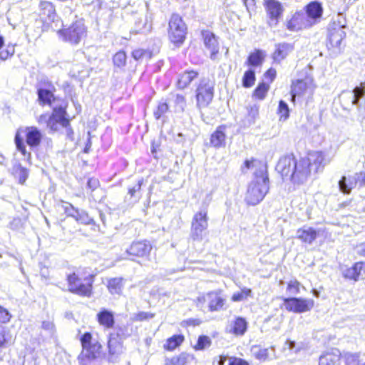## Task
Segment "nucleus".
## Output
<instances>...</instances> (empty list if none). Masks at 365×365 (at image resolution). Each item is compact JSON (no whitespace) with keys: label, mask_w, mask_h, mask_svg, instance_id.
<instances>
[{"label":"nucleus","mask_w":365,"mask_h":365,"mask_svg":"<svg viewBox=\"0 0 365 365\" xmlns=\"http://www.w3.org/2000/svg\"><path fill=\"white\" fill-rule=\"evenodd\" d=\"M264 56L263 51L257 49L250 54L247 58V64L253 66H259L262 63Z\"/></svg>","instance_id":"nucleus-32"},{"label":"nucleus","mask_w":365,"mask_h":365,"mask_svg":"<svg viewBox=\"0 0 365 365\" xmlns=\"http://www.w3.org/2000/svg\"><path fill=\"white\" fill-rule=\"evenodd\" d=\"M208 227V217L207 208L197 212L191 223V237L194 240H201Z\"/></svg>","instance_id":"nucleus-11"},{"label":"nucleus","mask_w":365,"mask_h":365,"mask_svg":"<svg viewBox=\"0 0 365 365\" xmlns=\"http://www.w3.org/2000/svg\"><path fill=\"white\" fill-rule=\"evenodd\" d=\"M351 95L353 105H358L360 101H364L365 103V82L361 83L360 86H356Z\"/></svg>","instance_id":"nucleus-33"},{"label":"nucleus","mask_w":365,"mask_h":365,"mask_svg":"<svg viewBox=\"0 0 365 365\" xmlns=\"http://www.w3.org/2000/svg\"><path fill=\"white\" fill-rule=\"evenodd\" d=\"M130 249L133 251H150L153 249V246L149 241L143 240L134 242Z\"/></svg>","instance_id":"nucleus-41"},{"label":"nucleus","mask_w":365,"mask_h":365,"mask_svg":"<svg viewBox=\"0 0 365 365\" xmlns=\"http://www.w3.org/2000/svg\"><path fill=\"white\" fill-rule=\"evenodd\" d=\"M58 34L63 41L77 45L87 35V28L83 19L72 23L68 28L59 30Z\"/></svg>","instance_id":"nucleus-7"},{"label":"nucleus","mask_w":365,"mask_h":365,"mask_svg":"<svg viewBox=\"0 0 365 365\" xmlns=\"http://www.w3.org/2000/svg\"><path fill=\"white\" fill-rule=\"evenodd\" d=\"M12 318V315L10 312L5 307L0 306V327H3L1 325L9 323Z\"/></svg>","instance_id":"nucleus-50"},{"label":"nucleus","mask_w":365,"mask_h":365,"mask_svg":"<svg viewBox=\"0 0 365 365\" xmlns=\"http://www.w3.org/2000/svg\"><path fill=\"white\" fill-rule=\"evenodd\" d=\"M254 351L253 355L256 359L259 361H265L269 359V349L264 348L260 345H255L252 346Z\"/></svg>","instance_id":"nucleus-35"},{"label":"nucleus","mask_w":365,"mask_h":365,"mask_svg":"<svg viewBox=\"0 0 365 365\" xmlns=\"http://www.w3.org/2000/svg\"><path fill=\"white\" fill-rule=\"evenodd\" d=\"M10 56H11L9 53H7L6 50L5 48L0 51V59L6 60Z\"/></svg>","instance_id":"nucleus-64"},{"label":"nucleus","mask_w":365,"mask_h":365,"mask_svg":"<svg viewBox=\"0 0 365 365\" xmlns=\"http://www.w3.org/2000/svg\"><path fill=\"white\" fill-rule=\"evenodd\" d=\"M346 364H349L351 361H358V356L356 354H347L345 356Z\"/></svg>","instance_id":"nucleus-62"},{"label":"nucleus","mask_w":365,"mask_h":365,"mask_svg":"<svg viewBox=\"0 0 365 365\" xmlns=\"http://www.w3.org/2000/svg\"><path fill=\"white\" fill-rule=\"evenodd\" d=\"M310 162V167H312V171L317 172L320 167H324L327 162L325 160L324 154L322 152H314L309 154L307 158H304Z\"/></svg>","instance_id":"nucleus-25"},{"label":"nucleus","mask_w":365,"mask_h":365,"mask_svg":"<svg viewBox=\"0 0 365 365\" xmlns=\"http://www.w3.org/2000/svg\"><path fill=\"white\" fill-rule=\"evenodd\" d=\"M38 97L39 101L43 105H46V104L51 105V101L54 98L53 94L52 92H51L48 90L43 89V88H40L38 90Z\"/></svg>","instance_id":"nucleus-39"},{"label":"nucleus","mask_w":365,"mask_h":365,"mask_svg":"<svg viewBox=\"0 0 365 365\" xmlns=\"http://www.w3.org/2000/svg\"><path fill=\"white\" fill-rule=\"evenodd\" d=\"M198 76L197 71L190 70L186 71L178 76L177 86L180 89L187 88L190 83Z\"/></svg>","instance_id":"nucleus-28"},{"label":"nucleus","mask_w":365,"mask_h":365,"mask_svg":"<svg viewBox=\"0 0 365 365\" xmlns=\"http://www.w3.org/2000/svg\"><path fill=\"white\" fill-rule=\"evenodd\" d=\"M309 19L313 21V25L317 23V19L322 16V8L319 3L312 2L307 6V11L304 13Z\"/></svg>","instance_id":"nucleus-30"},{"label":"nucleus","mask_w":365,"mask_h":365,"mask_svg":"<svg viewBox=\"0 0 365 365\" xmlns=\"http://www.w3.org/2000/svg\"><path fill=\"white\" fill-rule=\"evenodd\" d=\"M132 56L137 61L150 59L151 58V53L148 50L138 48L132 52Z\"/></svg>","instance_id":"nucleus-47"},{"label":"nucleus","mask_w":365,"mask_h":365,"mask_svg":"<svg viewBox=\"0 0 365 365\" xmlns=\"http://www.w3.org/2000/svg\"><path fill=\"white\" fill-rule=\"evenodd\" d=\"M59 207L63 210L65 214L75 219L78 210L76 209L71 203L61 201Z\"/></svg>","instance_id":"nucleus-46"},{"label":"nucleus","mask_w":365,"mask_h":365,"mask_svg":"<svg viewBox=\"0 0 365 365\" xmlns=\"http://www.w3.org/2000/svg\"><path fill=\"white\" fill-rule=\"evenodd\" d=\"M227 360L225 355H219L215 359V361L217 362V365H224Z\"/></svg>","instance_id":"nucleus-63"},{"label":"nucleus","mask_w":365,"mask_h":365,"mask_svg":"<svg viewBox=\"0 0 365 365\" xmlns=\"http://www.w3.org/2000/svg\"><path fill=\"white\" fill-rule=\"evenodd\" d=\"M107 356L109 361H114L123 352V338L119 333H109L107 337Z\"/></svg>","instance_id":"nucleus-12"},{"label":"nucleus","mask_w":365,"mask_h":365,"mask_svg":"<svg viewBox=\"0 0 365 365\" xmlns=\"http://www.w3.org/2000/svg\"><path fill=\"white\" fill-rule=\"evenodd\" d=\"M202 36L205 48L210 51V59L216 61L220 48L217 38L210 31H202Z\"/></svg>","instance_id":"nucleus-16"},{"label":"nucleus","mask_w":365,"mask_h":365,"mask_svg":"<svg viewBox=\"0 0 365 365\" xmlns=\"http://www.w3.org/2000/svg\"><path fill=\"white\" fill-rule=\"evenodd\" d=\"M185 339V336L182 334H173L165 340L163 349L166 351H173L182 346Z\"/></svg>","instance_id":"nucleus-24"},{"label":"nucleus","mask_w":365,"mask_h":365,"mask_svg":"<svg viewBox=\"0 0 365 365\" xmlns=\"http://www.w3.org/2000/svg\"><path fill=\"white\" fill-rule=\"evenodd\" d=\"M248 329V322L242 317H236L232 322L230 333L235 336L245 335Z\"/></svg>","instance_id":"nucleus-23"},{"label":"nucleus","mask_w":365,"mask_h":365,"mask_svg":"<svg viewBox=\"0 0 365 365\" xmlns=\"http://www.w3.org/2000/svg\"><path fill=\"white\" fill-rule=\"evenodd\" d=\"M201 323H202V321L199 319L190 318V319L183 320L181 322V325L184 327H197V326L200 325Z\"/></svg>","instance_id":"nucleus-56"},{"label":"nucleus","mask_w":365,"mask_h":365,"mask_svg":"<svg viewBox=\"0 0 365 365\" xmlns=\"http://www.w3.org/2000/svg\"><path fill=\"white\" fill-rule=\"evenodd\" d=\"M29 176V171L27 169L19 167L16 170V178H18L19 182L24 184L27 180Z\"/></svg>","instance_id":"nucleus-54"},{"label":"nucleus","mask_w":365,"mask_h":365,"mask_svg":"<svg viewBox=\"0 0 365 365\" xmlns=\"http://www.w3.org/2000/svg\"><path fill=\"white\" fill-rule=\"evenodd\" d=\"M222 292V290H213L202 294L197 297L195 304L200 309L207 306L210 312L220 311L225 308L226 304V299Z\"/></svg>","instance_id":"nucleus-6"},{"label":"nucleus","mask_w":365,"mask_h":365,"mask_svg":"<svg viewBox=\"0 0 365 365\" xmlns=\"http://www.w3.org/2000/svg\"><path fill=\"white\" fill-rule=\"evenodd\" d=\"M294 49L291 43H281L275 45L274 51L272 53V58L274 62L280 63L283 61Z\"/></svg>","instance_id":"nucleus-21"},{"label":"nucleus","mask_w":365,"mask_h":365,"mask_svg":"<svg viewBox=\"0 0 365 365\" xmlns=\"http://www.w3.org/2000/svg\"><path fill=\"white\" fill-rule=\"evenodd\" d=\"M269 88V86L268 84L264 82L259 83L254 91L253 97L258 100H263L265 98Z\"/></svg>","instance_id":"nucleus-42"},{"label":"nucleus","mask_w":365,"mask_h":365,"mask_svg":"<svg viewBox=\"0 0 365 365\" xmlns=\"http://www.w3.org/2000/svg\"><path fill=\"white\" fill-rule=\"evenodd\" d=\"M214 96V83L207 78L200 80L196 89L197 106L205 108L212 102Z\"/></svg>","instance_id":"nucleus-9"},{"label":"nucleus","mask_w":365,"mask_h":365,"mask_svg":"<svg viewBox=\"0 0 365 365\" xmlns=\"http://www.w3.org/2000/svg\"><path fill=\"white\" fill-rule=\"evenodd\" d=\"M245 168L255 169L254 178L248 185L245 201L248 205H256L264 199L269 189L266 167L258 160H247Z\"/></svg>","instance_id":"nucleus-1"},{"label":"nucleus","mask_w":365,"mask_h":365,"mask_svg":"<svg viewBox=\"0 0 365 365\" xmlns=\"http://www.w3.org/2000/svg\"><path fill=\"white\" fill-rule=\"evenodd\" d=\"M127 56L125 51H119L113 57V63L115 68L122 69L126 65Z\"/></svg>","instance_id":"nucleus-38"},{"label":"nucleus","mask_w":365,"mask_h":365,"mask_svg":"<svg viewBox=\"0 0 365 365\" xmlns=\"http://www.w3.org/2000/svg\"><path fill=\"white\" fill-rule=\"evenodd\" d=\"M252 291L250 288L243 287L240 289V292H235L231 296L232 302H241L243 300H246L249 297H252Z\"/></svg>","instance_id":"nucleus-36"},{"label":"nucleus","mask_w":365,"mask_h":365,"mask_svg":"<svg viewBox=\"0 0 365 365\" xmlns=\"http://www.w3.org/2000/svg\"><path fill=\"white\" fill-rule=\"evenodd\" d=\"M277 168L283 177L289 178L292 182L297 185L306 182L312 173V167H310L309 160L304 158L297 160L293 155L282 158Z\"/></svg>","instance_id":"nucleus-2"},{"label":"nucleus","mask_w":365,"mask_h":365,"mask_svg":"<svg viewBox=\"0 0 365 365\" xmlns=\"http://www.w3.org/2000/svg\"><path fill=\"white\" fill-rule=\"evenodd\" d=\"M339 190L344 194H349L354 187V182L351 177L346 178L345 176L342 177L339 181Z\"/></svg>","instance_id":"nucleus-40"},{"label":"nucleus","mask_w":365,"mask_h":365,"mask_svg":"<svg viewBox=\"0 0 365 365\" xmlns=\"http://www.w3.org/2000/svg\"><path fill=\"white\" fill-rule=\"evenodd\" d=\"M264 6L269 17V25L276 26L284 11L282 4L277 0H264Z\"/></svg>","instance_id":"nucleus-14"},{"label":"nucleus","mask_w":365,"mask_h":365,"mask_svg":"<svg viewBox=\"0 0 365 365\" xmlns=\"http://www.w3.org/2000/svg\"><path fill=\"white\" fill-rule=\"evenodd\" d=\"M365 273V262H357L352 264V266L347 267L343 272V277L344 279L353 282L359 280L362 274Z\"/></svg>","instance_id":"nucleus-18"},{"label":"nucleus","mask_w":365,"mask_h":365,"mask_svg":"<svg viewBox=\"0 0 365 365\" xmlns=\"http://www.w3.org/2000/svg\"><path fill=\"white\" fill-rule=\"evenodd\" d=\"M340 355L327 354L324 357V365H340Z\"/></svg>","instance_id":"nucleus-51"},{"label":"nucleus","mask_w":365,"mask_h":365,"mask_svg":"<svg viewBox=\"0 0 365 365\" xmlns=\"http://www.w3.org/2000/svg\"><path fill=\"white\" fill-rule=\"evenodd\" d=\"M255 82V73L254 70L247 71L242 78V86L245 88H250Z\"/></svg>","instance_id":"nucleus-44"},{"label":"nucleus","mask_w":365,"mask_h":365,"mask_svg":"<svg viewBox=\"0 0 365 365\" xmlns=\"http://www.w3.org/2000/svg\"><path fill=\"white\" fill-rule=\"evenodd\" d=\"M314 88L313 80L309 78L293 82L291 90L292 101H294L297 96H302L307 94L311 95Z\"/></svg>","instance_id":"nucleus-15"},{"label":"nucleus","mask_w":365,"mask_h":365,"mask_svg":"<svg viewBox=\"0 0 365 365\" xmlns=\"http://www.w3.org/2000/svg\"><path fill=\"white\" fill-rule=\"evenodd\" d=\"M99 186V181L96 178H90L87 182V187L92 191L95 190Z\"/></svg>","instance_id":"nucleus-60"},{"label":"nucleus","mask_w":365,"mask_h":365,"mask_svg":"<svg viewBox=\"0 0 365 365\" xmlns=\"http://www.w3.org/2000/svg\"><path fill=\"white\" fill-rule=\"evenodd\" d=\"M168 110V106L165 102L158 104L157 110L154 112V116L156 119H160Z\"/></svg>","instance_id":"nucleus-53"},{"label":"nucleus","mask_w":365,"mask_h":365,"mask_svg":"<svg viewBox=\"0 0 365 365\" xmlns=\"http://www.w3.org/2000/svg\"><path fill=\"white\" fill-rule=\"evenodd\" d=\"M277 113L279 116V120L285 121L289 116V106L287 103L282 100L279 103Z\"/></svg>","instance_id":"nucleus-45"},{"label":"nucleus","mask_w":365,"mask_h":365,"mask_svg":"<svg viewBox=\"0 0 365 365\" xmlns=\"http://www.w3.org/2000/svg\"><path fill=\"white\" fill-rule=\"evenodd\" d=\"M96 320L104 329H111L115 326L114 313L106 309H101L96 314Z\"/></svg>","instance_id":"nucleus-19"},{"label":"nucleus","mask_w":365,"mask_h":365,"mask_svg":"<svg viewBox=\"0 0 365 365\" xmlns=\"http://www.w3.org/2000/svg\"><path fill=\"white\" fill-rule=\"evenodd\" d=\"M297 237L302 242L311 243L317 237V232L312 227H304L298 230Z\"/></svg>","instance_id":"nucleus-31"},{"label":"nucleus","mask_w":365,"mask_h":365,"mask_svg":"<svg viewBox=\"0 0 365 365\" xmlns=\"http://www.w3.org/2000/svg\"><path fill=\"white\" fill-rule=\"evenodd\" d=\"M190 355L187 353H181L175 358V365H185L189 361Z\"/></svg>","instance_id":"nucleus-57"},{"label":"nucleus","mask_w":365,"mask_h":365,"mask_svg":"<svg viewBox=\"0 0 365 365\" xmlns=\"http://www.w3.org/2000/svg\"><path fill=\"white\" fill-rule=\"evenodd\" d=\"M313 26V21L304 13H296L288 21L287 27L290 31H298Z\"/></svg>","instance_id":"nucleus-17"},{"label":"nucleus","mask_w":365,"mask_h":365,"mask_svg":"<svg viewBox=\"0 0 365 365\" xmlns=\"http://www.w3.org/2000/svg\"><path fill=\"white\" fill-rule=\"evenodd\" d=\"M66 106L60 105L53 108L51 115L42 114L37 118L40 125L46 124L51 131H58L60 128H67L69 125V119L66 117Z\"/></svg>","instance_id":"nucleus-5"},{"label":"nucleus","mask_w":365,"mask_h":365,"mask_svg":"<svg viewBox=\"0 0 365 365\" xmlns=\"http://www.w3.org/2000/svg\"><path fill=\"white\" fill-rule=\"evenodd\" d=\"M187 28L182 18L178 14H173L169 21L168 36L170 41L180 45L185 39Z\"/></svg>","instance_id":"nucleus-8"},{"label":"nucleus","mask_w":365,"mask_h":365,"mask_svg":"<svg viewBox=\"0 0 365 365\" xmlns=\"http://www.w3.org/2000/svg\"><path fill=\"white\" fill-rule=\"evenodd\" d=\"M282 302L288 312L297 314L309 312L314 306V299L302 297H284Z\"/></svg>","instance_id":"nucleus-10"},{"label":"nucleus","mask_w":365,"mask_h":365,"mask_svg":"<svg viewBox=\"0 0 365 365\" xmlns=\"http://www.w3.org/2000/svg\"><path fill=\"white\" fill-rule=\"evenodd\" d=\"M15 144L17 150L22 154L24 159L29 161L31 159V153L26 150L23 138L20 136L19 133H17L15 136Z\"/></svg>","instance_id":"nucleus-37"},{"label":"nucleus","mask_w":365,"mask_h":365,"mask_svg":"<svg viewBox=\"0 0 365 365\" xmlns=\"http://www.w3.org/2000/svg\"><path fill=\"white\" fill-rule=\"evenodd\" d=\"M43 135L41 130L35 126L26 128V142L30 148L38 147L41 141Z\"/></svg>","instance_id":"nucleus-20"},{"label":"nucleus","mask_w":365,"mask_h":365,"mask_svg":"<svg viewBox=\"0 0 365 365\" xmlns=\"http://www.w3.org/2000/svg\"><path fill=\"white\" fill-rule=\"evenodd\" d=\"M228 365H250V363L245 359L237 356H231L229 359Z\"/></svg>","instance_id":"nucleus-59"},{"label":"nucleus","mask_w":365,"mask_h":365,"mask_svg":"<svg viewBox=\"0 0 365 365\" xmlns=\"http://www.w3.org/2000/svg\"><path fill=\"white\" fill-rule=\"evenodd\" d=\"M81 351L78 356V361L81 365L96 361L103 356V346L102 344L93 339V334L89 331L84 332L79 338Z\"/></svg>","instance_id":"nucleus-4"},{"label":"nucleus","mask_w":365,"mask_h":365,"mask_svg":"<svg viewBox=\"0 0 365 365\" xmlns=\"http://www.w3.org/2000/svg\"><path fill=\"white\" fill-rule=\"evenodd\" d=\"M143 180H140L138 182V183L133 186V187L128 190V194L131 197H134V202H137L140 199V196L137 194L140 192Z\"/></svg>","instance_id":"nucleus-52"},{"label":"nucleus","mask_w":365,"mask_h":365,"mask_svg":"<svg viewBox=\"0 0 365 365\" xmlns=\"http://www.w3.org/2000/svg\"><path fill=\"white\" fill-rule=\"evenodd\" d=\"M125 279L122 277H112L107 280L106 287L111 295H121Z\"/></svg>","instance_id":"nucleus-22"},{"label":"nucleus","mask_w":365,"mask_h":365,"mask_svg":"<svg viewBox=\"0 0 365 365\" xmlns=\"http://www.w3.org/2000/svg\"><path fill=\"white\" fill-rule=\"evenodd\" d=\"M155 317V314L150 313V312H139L135 313L132 320L133 322H144L148 321Z\"/></svg>","instance_id":"nucleus-49"},{"label":"nucleus","mask_w":365,"mask_h":365,"mask_svg":"<svg viewBox=\"0 0 365 365\" xmlns=\"http://www.w3.org/2000/svg\"><path fill=\"white\" fill-rule=\"evenodd\" d=\"M14 342V339L9 329L0 327V359L3 358V351Z\"/></svg>","instance_id":"nucleus-29"},{"label":"nucleus","mask_w":365,"mask_h":365,"mask_svg":"<svg viewBox=\"0 0 365 365\" xmlns=\"http://www.w3.org/2000/svg\"><path fill=\"white\" fill-rule=\"evenodd\" d=\"M276 76V71L273 68H269L264 74L266 78H269L270 82L273 81Z\"/></svg>","instance_id":"nucleus-61"},{"label":"nucleus","mask_w":365,"mask_h":365,"mask_svg":"<svg viewBox=\"0 0 365 365\" xmlns=\"http://www.w3.org/2000/svg\"><path fill=\"white\" fill-rule=\"evenodd\" d=\"M96 274L86 267H79L66 276L68 291L82 297H91L93 293Z\"/></svg>","instance_id":"nucleus-3"},{"label":"nucleus","mask_w":365,"mask_h":365,"mask_svg":"<svg viewBox=\"0 0 365 365\" xmlns=\"http://www.w3.org/2000/svg\"><path fill=\"white\" fill-rule=\"evenodd\" d=\"M346 36L344 26L333 28L329 30L328 48L335 55L341 52V43Z\"/></svg>","instance_id":"nucleus-13"},{"label":"nucleus","mask_w":365,"mask_h":365,"mask_svg":"<svg viewBox=\"0 0 365 365\" xmlns=\"http://www.w3.org/2000/svg\"><path fill=\"white\" fill-rule=\"evenodd\" d=\"M354 182V185H359L362 187L365 185V174L363 173H356L355 175L351 178Z\"/></svg>","instance_id":"nucleus-58"},{"label":"nucleus","mask_w":365,"mask_h":365,"mask_svg":"<svg viewBox=\"0 0 365 365\" xmlns=\"http://www.w3.org/2000/svg\"><path fill=\"white\" fill-rule=\"evenodd\" d=\"M40 16L43 21H53L56 17L53 5L49 1H41L40 3Z\"/></svg>","instance_id":"nucleus-27"},{"label":"nucleus","mask_w":365,"mask_h":365,"mask_svg":"<svg viewBox=\"0 0 365 365\" xmlns=\"http://www.w3.org/2000/svg\"><path fill=\"white\" fill-rule=\"evenodd\" d=\"M212 344L211 339L207 335H200L197 339L196 343L192 346L195 351H202L208 347Z\"/></svg>","instance_id":"nucleus-34"},{"label":"nucleus","mask_w":365,"mask_h":365,"mask_svg":"<svg viewBox=\"0 0 365 365\" xmlns=\"http://www.w3.org/2000/svg\"><path fill=\"white\" fill-rule=\"evenodd\" d=\"M225 127L219 126L210 136V144L215 148L224 147L225 145Z\"/></svg>","instance_id":"nucleus-26"},{"label":"nucleus","mask_w":365,"mask_h":365,"mask_svg":"<svg viewBox=\"0 0 365 365\" xmlns=\"http://www.w3.org/2000/svg\"><path fill=\"white\" fill-rule=\"evenodd\" d=\"M75 220L85 225H89L92 223L93 219L88 215V213L83 210H78V213L76 215Z\"/></svg>","instance_id":"nucleus-48"},{"label":"nucleus","mask_w":365,"mask_h":365,"mask_svg":"<svg viewBox=\"0 0 365 365\" xmlns=\"http://www.w3.org/2000/svg\"><path fill=\"white\" fill-rule=\"evenodd\" d=\"M176 109L183 111L186 106L185 98L182 95L177 94L175 99Z\"/></svg>","instance_id":"nucleus-55"},{"label":"nucleus","mask_w":365,"mask_h":365,"mask_svg":"<svg viewBox=\"0 0 365 365\" xmlns=\"http://www.w3.org/2000/svg\"><path fill=\"white\" fill-rule=\"evenodd\" d=\"M302 284L296 279H291L287 282L286 290L289 294L295 295L300 292Z\"/></svg>","instance_id":"nucleus-43"}]
</instances>
